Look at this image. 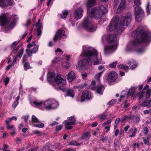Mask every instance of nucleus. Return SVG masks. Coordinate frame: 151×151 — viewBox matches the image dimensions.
I'll list each match as a JSON object with an SVG mask.
<instances>
[{
  "instance_id": "nucleus-1",
  "label": "nucleus",
  "mask_w": 151,
  "mask_h": 151,
  "mask_svg": "<svg viewBox=\"0 0 151 151\" xmlns=\"http://www.w3.org/2000/svg\"><path fill=\"white\" fill-rule=\"evenodd\" d=\"M132 36L137 37V39L130 41L127 45L125 49L127 52L135 50L137 52L140 53L145 50L143 47L140 48L142 42H145L150 40L151 34L145 30L142 26L138 27L136 30L132 33Z\"/></svg>"
},
{
  "instance_id": "nucleus-2",
  "label": "nucleus",
  "mask_w": 151,
  "mask_h": 151,
  "mask_svg": "<svg viewBox=\"0 0 151 151\" xmlns=\"http://www.w3.org/2000/svg\"><path fill=\"white\" fill-rule=\"evenodd\" d=\"M118 20L117 19L112 18L107 29L109 31H114L115 34H119L123 31L122 27H118ZM119 39L116 35H110L107 38L108 42L111 44L106 46L104 47V52L105 54H108L115 51L116 49Z\"/></svg>"
},
{
  "instance_id": "nucleus-3",
  "label": "nucleus",
  "mask_w": 151,
  "mask_h": 151,
  "mask_svg": "<svg viewBox=\"0 0 151 151\" xmlns=\"http://www.w3.org/2000/svg\"><path fill=\"white\" fill-rule=\"evenodd\" d=\"M107 12L106 9L102 5H99L97 8H93L91 10H88L87 16L83 22V25L86 31L92 32L96 29V25L93 24L90 22V17H93L96 19H100L103 14Z\"/></svg>"
},
{
  "instance_id": "nucleus-4",
  "label": "nucleus",
  "mask_w": 151,
  "mask_h": 151,
  "mask_svg": "<svg viewBox=\"0 0 151 151\" xmlns=\"http://www.w3.org/2000/svg\"><path fill=\"white\" fill-rule=\"evenodd\" d=\"M98 53L96 50L92 48L87 47L86 46L83 47V50L81 56L86 57L85 59L81 60L78 64V67L83 68L84 66L88 65L89 61L93 62L94 65L100 63L101 60L98 59Z\"/></svg>"
},
{
  "instance_id": "nucleus-5",
  "label": "nucleus",
  "mask_w": 151,
  "mask_h": 151,
  "mask_svg": "<svg viewBox=\"0 0 151 151\" xmlns=\"http://www.w3.org/2000/svg\"><path fill=\"white\" fill-rule=\"evenodd\" d=\"M33 104L36 107H40L43 105L47 110L54 109L57 107L58 105V103L55 100L52 99L46 101H36L33 102Z\"/></svg>"
},
{
  "instance_id": "nucleus-6",
  "label": "nucleus",
  "mask_w": 151,
  "mask_h": 151,
  "mask_svg": "<svg viewBox=\"0 0 151 151\" xmlns=\"http://www.w3.org/2000/svg\"><path fill=\"white\" fill-rule=\"evenodd\" d=\"M54 81L59 88L63 87L66 83L65 80L63 76L60 75H58L55 77Z\"/></svg>"
},
{
  "instance_id": "nucleus-7",
  "label": "nucleus",
  "mask_w": 151,
  "mask_h": 151,
  "mask_svg": "<svg viewBox=\"0 0 151 151\" xmlns=\"http://www.w3.org/2000/svg\"><path fill=\"white\" fill-rule=\"evenodd\" d=\"M76 120L74 116H71L69 118V120H65L63 123L65 126V128L67 129H70L72 128V125L75 124Z\"/></svg>"
},
{
  "instance_id": "nucleus-8",
  "label": "nucleus",
  "mask_w": 151,
  "mask_h": 151,
  "mask_svg": "<svg viewBox=\"0 0 151 151\" xmlns=\"http://www.w3.org/2000/svg\"><path fill=\"white\" fill-rule=\"evenodd\" d=\"M132 16L130 13L128 14L121 20L120 24L123 26H128L131 22Z\"/></svg>"
},
{
  "instance_id": "nucleus-9",
  "label": "nucleus",
  "mask_w": 151,
  "mask_h": 151,
  "mask_svg": "<svg viewBox=\"0 0 151 151\" xmlns=\"http://www.w3.org/2000/svg\"><path fill=\"white\" fill-rule=\"evenodd\" d=\"M135 18L137 21H138L139 18L144 16V11L140 6H136L135 8Z\"/></svg>"
},
{
  "instance_id": "nucleus-10",
  "label": "nucleus",
  "mask_w": 151,
  "mask_h": 151,
  "mask_svg": "<svg viewBox=\"0 0 151 151\" xmlns=\"http://www.w3.org/2000/svg\"><path fill=\"white\" fill-rule=\"evenodd\" d=\"M66 37L65 31L63 30H59L56 32L53 40L54 42H56L57 40H60L61 38H65Z\"/></svg>"
},
{
  "instance_id": "nucleus-11",
  "label": "nucleus",
  "mask_w": 151,
  "mask_h": 151,
  "mask_svg": "<svg viewBox=\"0 0 151 151\" xmlns=\"http://www.w3.org/2000/svg\"><path fill=\"white\" fill-rule=\"evenodd\" d=\"M83 8L80 7L76 9L74 12V16L75 19H79L82 17L83 14Z\"/></svg>"
},
{
  "instance_id": "nucleus-12",
  "label": "nucleus",
  "mask_w": 151,
  "mask_h": 151,
  "mask_svg": "<svg viewBox=\"0 0 151 151\" xmlns=\"http://www.w3.org/2000/svg\"><path fill=\"white\" fill-rule=\"evenodd\" d=\"M117 78V73L115 72L111 71L108 76L107 80L109 83H112L115 81Z\"/></svg>"
},
{
  "instance_id": "nucleus-13",
  "label": "nucleus",
  "mask_w": 151,
  "mask_h": 151,
  "mask_svg": "<svg viewBox=\"0 0 151 151\" xmlns=\"http://www.w3.org/2000/svg\"><path fill=\"white\" fill-rule=\"evenodd\" d=\"M126 4L125 0H121V3L117 8L116 13H119L123 11L125 8Z\"/></svg>"
},
{
  "instance_id": "nucleus-14",
  "label": "nucleus",
  "mask_w": 151,
  "mask_h": 151,
  "mask_svg": "<svg viewBox=\"0 0 151 151\" xmlns=\"http://www.w3.org/2000/svg\"><path fill=\"white\" fill-rule=\"evenodd\" d=\"M39 45H35L34 47L31 50L29 49H27L26 50V53L28 56H31L33 53H35L38 49Z\"/></svg>"
},
{
  "instance_id": "nucleus-15",
  "label": "nucleus",
  "mask_w": 151,
  "mask_h": 151,
  "mask_svg": "<svg viewBox=\"0 0 151 151\" xmlns=\"http://www.w3.org/2000/svg\"><path fill=\"white\" fill-rule=\"evenodd\" d=\"M91 96V93L87 91H84L81 96V101H83L86 99H90Z\"/></svg>"
},
{
  "instance_id": "nucleus-16",
  "label": "nucleus",
  "mask_w": 151,
  "mask_h": 151,
  "mask_svg": "<svg viewBox=\"0 0 151 151\" xmlns=\"http://www.w3.org/2000/svg\"><path fill=\"white\" fill-rule=\"evenodd\" d=\"M8 21L6 15L3 14L0 16V24L1 25H4L8 23Z\"/></svg>"
},
{
  "instance_id": "nucleus-17",
  "label": "nucleus",
  "mask_w": 151,
  "mask_h": 151,
  "mask_svg": "<svg viewBox=\"0 0 151 151\" xmlns=\"http://www.w3.org/2000/svg\"><path fill=\"white\" fill-rule=\"evenodd\" d=\"M67 79L69 82H71L76 78V76L73 71L69 72L67 75Z\"/></svg>"
},
{
  "instance_id": "nucleus-18",
  "label": "nucleus",
  "mask_w": 151,
  "mask_h": 151,
  "mask_svg": "<svg viewBox=\"0 0 151 151\" xmlns=\"http://www.w3.org/2000/svg\"><path fill=\"white\" fill-rule=\"evenodd\" d=\"M17 43H18L17 42H14L10 46L11 49H13L11 53H13L14 54H15L18 50L19 46H18L17 48H15L17 44Z\"/></svg>"
},
{
  "instance_id": "nucleus-19",
  "label": "nucleus",
  "mask_w": 151,
  "mask_h": 151,
  "mask_svg": "<svg viewBox=\"0 0 151 151\" xmlns=\"http://www.w3.org/2000/svg\"><path fill=\"white\" fill-rule=\"evenodd\" d=\"M12 3L10 0H7L5 1L4 0H0V6L4 7L5 6H11Z\"/></svg>"
},
{
  "instance_id": "nucleus-20",
  "label": "nucleus",
  "mask_w": 151,
  "mask_h": 151,
  "mask_svg": "<svg viewBox=\"0 0 151 151\" xmlns=\"http://www.w3.org/2000/svg\"><path fill=\"white\" fill-rule=\"evenodd\" d=\"M91 137V135L90 133L89 132H86L83 134L81 137V139L84 141H86L88 140Z\"/></svg>"
},
{
  "instance_id": "nucleus-21",
  "label": "nucleus",
  "mask_w": 151,
  "mask_h": 151,
  "mask_svg": "<svg viewBox=\"0 0 151 151\" xmlns=\"http://www.w3.org/2000/svg\"><path fill=\"white\" fill-rule=\"evenodd\" d=\"M135 61L133 60H131L128 61V64L132 69H134L137 66V64L135 63Z\"/></svg>"
},
{
  "instance_id": "nucleus-22",
  "label": "nucleus",
  "mask_w": 151,
  "mask_h": 151,
  "mask_svg": "<svg viewBox=\"0 0 151 151\" xmlns=\"http://www.w3.org/2000/svg\"><path fill=\"white\" fill-rule=\"evenodd\" d=\"M135 88L134 87H132L128 91V93L127 95V97H128L129 96H134V95L135 90Z\"/></svg>"
},
{
  "instance_id": "nucleus-23",
  "label": "nucleus",
  "mask_w": 151,
  "mask_h": 151,
  "mask_svg": "<svg viewBox=\"0 0 151 151\" xmlns=\"http://www.w3.org/2000/svg\"><path fill=\"white\" fill-rule=\"evenodd\" d=\"M24 52V49H20V51L19 52L18 55H17V56H14V60H13V64L14 65V64L16 61H17V59L18 58V56L19 57V58H21L22 54H23Z\"/></svg>"
},
{
  "instance_id": "nucleus-24",
  "label": "nucleus",
  "mask_w": 151,
  "mask_h": 151,
  "mask_svg": "<svg viewBox=\"0 0 151 151\" xmlns=\"http://www.w3.org/2000/svg\"><path fill=\"white\" fill-rule=\"evenodd\" d=\"M104 86L102 85H100L97 86L96 91L97 93L100 94H102V91L104 90Z\"/></svg>"
},
{
  "instance_id": "nucleus-25",
  "label": "nucleus",
  "mask_w": 151,
  "mask_h": 151,
  "mask_svg": "<svg viewBox=\"0 0 151 151\" xmlns=\"http://www.w3.org/2000/svg\"><path fill=\"white\" fill-rule=\"evenodd\" d=\"M142 105L144 106L148 107L151 106V100H148L145 101L142 104Z\"/></svg>"
},
{
  "instance_id": "nucleus-26",
  "label": "nucleus",
  "mask_w": 151,
  "mask_h": 151,
  "mask_svg": "<svg viewBox=\"0 0 151 151\" xmlns=\"http://www.w3.org/2000/svg\"><path fill=\"white\" fill-rule=\"evenodd\" d=\"M55 76V74L52 72H49L48 73L47 80L49 81H51L52 80V78Z\"/></svg>"
},
{
  "instance_id": "nucleus-27",
  "label": "nucleus",
  "mask_w": 151,
  "mask_h": 151,
  "mask_svg": "<svg viewBox=\"0 0 151 151\" xmlns=\"http://www.w3.org/2000/svg\"><path fill=\"white\" fill-rule=\"evenodd\" d=\"M96 0H88L87 6L91 7L93 6L95 4Z\"/></svg>"
},
{
  "instance_id": "nucleus-28",
  "label": "nucleus",
  "mask_w": 151,
  "mask_h": 151,
  "mask_svg": "<svg viewBox=\"0 0 151 151\" xmlns=\"http://www.w3.org/2000/svg\"><path fill=\"white\" fill-rule=\"evenodd\" d=\"M67 96H70L73 98L74 96L73 91L72 90H68L67 91Z\"/></svg>"
},
{
  "instance_id": "nucleus-29",
  "label": "nucleus",
  "mask_w": 151,
  "mask_h": 151,
  "mask_svg": "<svg viewBox=\"0 0 151 151\" xmlns=\"http://www.w3.org/2000/svg\"><path fill=\"white\" fill-rule=\"evenodd\" d=\"M42 25L40 24L37 27V36H39L41 34V29L42 28Z\"/></svg>"
},
{
  "instance_id": "nucleus-30",
  "label": "nucleus",
  "mask_w": 151,
  "mask_h": 151,
  "mask_svg": "<svg viewBox=\"0 0 151 151\" xmlns=\"http://www.w3.org/2000/svg\"><path fill=\"white\" fill-rule=\"evenodd\" d=\"M32 122L33 123H40V121L34 115L32 116Z\"/></svg>"
},
{
  "instance_id": "nucleus-31",
  "label": "nucleus",
  "mask_w": 151,
  "mask_h": 151,
  "mask_svg": "<svg viewBox=\"0 0 151 151\" xmlns=\"http://www.w3.org/2000/svg\"><path fill=\"white\" fill-rule=\"evenodd\" d=\"M103 71L97 74H96L95 76V78L99 82H100V77L101 74L103 73Z\"/></svg>"
},
{
  "instance_id": "nucleus-32",
  "label": "nucleus",
  "mask_w": 151,
  "mask_h": 151,
  "mask_svg": "<svg viewBox=\"0 0 151 151\" xmlns=\"http://www.w3.org/2000/svg\"><path fill=\"white\" fill-rule=\"evenodd\" d=\"M120 121V119L119 118H117L116 119L115 121V124L114 126V129H116Z\"/></svg>"
},
{
  "instance_id": "nucleus-33",
  "label": "nucleus",
  "mask_w": 151,
  "mask_h": 151,
  "mask_svg": "<svg viewBox=\"0 0 151 151\" xmlns=\"http://www.w3.org/2000/svg\"><path fill=\"white\" fill-rule=\"evenodd\" d=\"M68 14V12L67 10L63 11L62 14L61 15V18L62 19H64L65 18Z\"/></svg>"
},
{
  "instance_id": "nucleus-34",
  "label": "nucleus",
  "mask_w": 151,
  "mask_h": 151,
  "mask_svg": "<svg viewBox=\"0 0 151 151\" xmlns=\"http://www.w3.org/2000/svg\"><path fill=\"white\" fill-rule=\"evenodd\" d=\"M101 120H104L107 117V115H105V113H103L99 116Z\"/></svg>"
},
{
  "instance_id": "nucleus-35",
  "label": "nucleus",
  "mask_w": 151,
  "mask_h": 151,
  "mask_svg": "<svg viewBox=\"0 0 151 151\" xmlns=\"http://www.w3.org/2000/svg\"><path fill=\"white\" fill-rule=\"evenodd\" d=\"M118 68L119 69H123L125 70H127L129 69L128 66L124 65L123 64H121L119 65L118 66Z\"/></svg>"
},
{
  "instance_id": "nucleus-36",
  "label": "nucleus",
  "mask_w": 151,
  "mask_h": 151,
  "mask_svg": "<svg viewBox=\"0 0 151 151\" xmlns=\"http://www.w3.org/2000/svg\"><path fill=\"white\" fill-rule=\"evenodd\" d=\"M24 68L25 70H27L30 68L29 66V63L28 62H26L24 63Z\"/></svg>"
},
{
  "instance_id": "nucleus-37",
  "label": "nucleus",
  "mask_w": 151,
  "mask_h": 151,
  "mask_svg": "<svg viewBox=\"0 0 151 151\" xmlns=\"http://www.w3.org/2000/svg\"><path fill=\"white\" fill-rule=\"evenodd\" d=\"M128 119L127 116L126 115H124L121 118V119H120V121L121 122H123Z\"/></svg>"
},
{
  "instance_id": "nucleus-38",
  "label": "nucleus",
  "mask_w": 151,
  "mask_h": 151,
  "mask_svg": "<svg viewBox=\"0 0 151 151\" xmlns=\"http://www.w3.org/2000/svg\"><path fill=\"white\" fill-rule=\"evenodd\" d=\"M7 128L8 129H10L12 130H15V126L13 125H7Z\"/></svg>"
},
{
  "instance_id": "nucleus-39",
  "label": "nucleus",
  "mask_w": 151,
  "mask_h": 151,
  "mask_svg": "<svg viewBox=\"0 0 151 151\" xmlns=\"http://www.w3.org/2000/svg\"><path fill=\"white\" fill-rule=\"evenodd\" d=\"M116 101V100L115 99H113L107 103V104L109 105H112L115 104Z\"/></svg>"
},
{
  "instance_id": "nucleus-40",
  "label": "nucleus",
  "mask_w": 151,
  "mask_h": 151,
  "mask_svg": "<svg viewBox=\"0 0 151 151\" xmlns=\"http://www.w3.org/2000/svg\"><path fill=\"white\" fill-rule=\"evenodd\" d=\"M111 122V119H108L106 122H105L103 123L102 124V126L103 127L107 125L110 124Z\"/></svg>"
},
{
  "instance_id": "nucleus-41",
  "label": "nucleus",
  "mask_w": 151,
  "mask_h": 151,
  "mask_svg": "<svg viewBox=\"0 0 151 151\" xmlns=\"http://www.w3.org/2000/svg\"><path fill=\"white\" fill-rule=\"evenodd\" d=\"M33 125L35 127L42 128L44 127V124L43 123H41L39 124H34Z\"/></svg>"
},
{
  "instance_id": "nucleus-42",
  "label": "nucleus",
  "mask_w": 151,
  "mask_h": 151,
  "mask_svg": "<svg viewBox=\"0 0 151 151\" xmlns=\"http://www.w3.org/2000/svg\"><path fill=\"white\" fill-rule=\"evenodd\" d=\"M69 145H80L78 143L75 141H73L70 142Z\"/></svg>"
},
{
  "instance_id": "nucleus-43",
  "label": "nucleus",
  "mask_w": 151,
  "mask_h": 151,
  "mask_svg": "<svg viewBox=\"0 0 151 151\" xmlns=\"http://www.w3.org/2000/svg\"><path fill=\"white\" fill-rule=\"evenodd\" d=\"M151 94V89L148 90L146 92V97H149Z\"/></svg>"
},
{
  "instance_id": "nucleus-44",
  "label": "nucleus",
  "mask_w": 151,
  "mask_h": 151,
  "mask_svg": "<svg viewBox=\"0 0 151 151\" xmlns=\"http://www.w3.org/2000/svg\"><path fill=\"white\" fill-rule=\"evenodd\" d=\"M117 63V62L116 61L110 64L109 65V66L111 68H115L116 67V65Z\"/></svg>"
},
{
  "instance_id": "nucleus-45",
  "label": "nucleus",
  "mask_w": 151,
  "mask_h": 151,
  "mask_svg": "<svg viewBox=\"0 0 151 151\" xmlns=\"http://www.w3.org/2000/svg\"><path fill=\"white\" fill-rule=\"evenodd\" d=\"M9 81V78L8 77H6L5 79L4 80V82L5 83V86L7 85V84L8 83Z\"/></svg>"
},
{
  "instance_id": "nucleus-46",
  "label": "nucleus",
  "mask_w": 151,
  "mask_h": 151,
  "mask_svg": "<svg viewBox=\"0 0 151 151\" xmlns=\"http://www.w3.org/2000/svg\"><path fill=\"white\" fill-rule=\"evenodd\" d=\"M134 4L137 5H139L141 4L140 0H134Z\"/></svg>"
},
{
  "instance_id": "nucleus-47",
  "label": "nucleus",
  "mask_w": 151,
  "mask_h": 151,
  "mask_svg": "<svg viewBox=\"0 0 151 151\" xmlns=\"http://www.w3.org/2000/svg\"><path fill=\"white\" fill-rule=\"evenodd\" d=\"M28 58V57L26 55H24L23 58H22V62L23 63H25L26 62V61H27V59Z\"/></svg>"
},
{
  "instance_id": "nucleus-48",
  "label": "nucleus",
  "mask_w": 151,
  "mask_h": 151,
  "mask_svg": "<svg viewBox=\"0 0 151 151\" xmlns=\"http://www.w3.org/2000/svg\"><path fill=\"white\" fill-rule=\"evenodd\" d=\"M35 41H32V44H29V45H27V47L28 48H29L31 47H32L33 46H35V45H36L35 44Z\"/></svg>"
},
{
  "instance_id": "nucleus-49",
  "label": "nucleus",
  "mask_w": 151,
  "mask_h": 151,
  "mask_svg": "<svg viewBox=\"0 0 151 151\" xmlns=\"http://www.w3.org/2000/svg\"><path fill=\"white\" fill-rule=\"evenodd\" d=\"M142 139L143 140V141L144 142V143L147 145H149V142L148 140L145 139V138L144 137L142 138Z\"/></svg>"
},
{
  "instance_id": "nucleus-50",
  "label": "nucleus",
  "mask_w": 151,
  "mask_h": 151,
  "mask_svg": "<svg viewBox=\"0 0 151 151\" xmlns=\"http://www.w3.org/2000/svg\"><path fill=\"white\" fill-rule=\"evenodd\" d=\"M145 93V92L142 91L141 92L138 93V95L139 96V99H141L143 97V94Z\"/></svg>"
},
{
  "instance_id": "nucleus-51",
  "label": "nucleus",
  "mask_w": 151,
  "mask_h": 151,
  "mask_svg": "<svg viewBox=\"0 0 151 151\" xmlns=\"http://www.w3.org/2000/svg\"><path fill=\"white\" fill-rule=\"evenodd\" d=\"M62 128V126L61 125L57 126L56 127V129L57 131L61 130Z\"/></svg>"
},
{
  "instance_id": "nucleus-52",
  "label": "nucleus",
  "mask_w": 151,
  "mask_h": 151,
  "mask_svg": "<svg viewBox=\"0 0 151 151\" xmlns=\"http://www.w3.org/2000/svg\"><path fill=\"white\" fill-rule=\"evenodd\" d=\"M18 103V101H15L13 105H12V106L13 108H15L17 105V104Z\"/></svg>"
},
{
  "instance_id": "nucleus-53",
  "label": "nucleus",
  "mask_w": 151,
  "mask_h": 151,
  "mask_svg": "<svg viewBox=\"0 0 151 151\" xmlns=\"http://www.w3.org/2000/svg\"><path fill=\"white\" fill-rule=\"evenodd\" d=\"M130 106V104H129L127 103V101H124V107L125 108H127L128 107H129Z\"/></svg>"
},
{
  "instance_id": "nucleus-54",
  "label": "nucleus",
  "mask_w": 151,
  "mask_h": 151,
  "mask_svg": "<svg viewBox=\"0 0 151 151\" xmlns=\"http://www.w3.org/2000/svg\"><path fill=\"white\" fill-rule=\"evenodd\" d=\"M148 129L147 127H145L143 129V132L145 134H146L148 132Z\"/></svg>"
},
{
  "instance_id": "nucleus-55",
  "label": "nucleus",
  "mask_w": 151,
  "mask_h": 151,
  "mask_svg": "<svg viewBox=\"0 0 151 151\" xmlns=\"http://www.w3.org/2000/svg\"><path fill=\"white\" fill-rule=\"evenodd\" d=\"M31 20L28 19L27 20L26 23L24 24V25L26 27H27L29 26L30 24Z\"/></svg>"
},
{
  "instance_id": "nucleus-56",
  "label": "nucleus",
  "mask_w": 151,
  "mask_h": 151,
  "mask_svg": "<svg viewBox=\"0 0 151 151\" xmlns=\"http://www.w3.org/2000/svg\"><path fill=\"white\" fill-rule=\"evenodd\" d=\"M34 133L36 134H38L39 135H40L42 134L41 132L37 130L34 131Z\"/></svg>"
},
{
  "instance_id": "nucleus-57",
  "label": "nucleus",
  "mask_w": 151,
  "mask_h": 151,
  "mask_svg": "<svg viewBox=\"0 0 151 151\" xmlns=\"http://www.w3.org/2000/svg\"><path fill=\"white\" fill-rule=\"evenodd\" d=\"M82 77L83 78H84L87 76V75L86 73H84L81 74Z\"/></svg>"
},
{
  "instance_id": "nucleus-58",
  "label": "nucleus",
  "mask_w": 151,
  "mask_h": 151,
  "mask_svg": "<svg viewBox=\"0 0 151 151\" xmlns=\"http://www.w3.org/2000/svg\"><path fill=\"white\" fill-rule=\"evenodd\" d=\"M151 111V110H145L144 111V114L145 115L146 114H148L149 113H150Z\"/></svg>"
},
{
  "instance_id": "nucleus-59",
  "label": "nucleus",
  "mask_w": 151,
  "mask_h": 151,
  "mask_svg": "<svg viewBox=\"0 0 151 151\" xmlns=\"http://www.w3.org/2000/svg\"><path fill=\"white\" fill-rule=\"evenodd\" d=\"M29 116H24L23 117V118L24 119L25 122H27Z\"/></svg>"
},
{
  "instance_id": "nucleus-60",
  "label": "nucleus",
  "mask_w": 151,
  "mask_h": 151,
  "mask_svg": "<svg viewBox=\"0 0 151 151\" xmlns=\"http://www.w3.org/2000/svg\"><path fill=\"white\" fill-rule=\"evenodd\" d=\"M12 120V119L11 118H10L8 120H7L6 121V124L7 125H9V123Z\"/></svg>"
},
{
  "instance_id": "nucleus-61",
  "label": "nucleus",
  "mask_w": 151,
  "mask_h": 151,
  "mask_svg": "<svg viewBox=\"0 0 151 151\" xmlns=\"http://www.w3.org/2000/svg\"><path fill=\"white\" fill-rule=\"evenodd\" d=\"M58 59L57 58H56L55 59L52 60V62L53 63H57L58 61Z\"/></svg>"
},
{
  "instance_id": "nucleus-62",
  "label": "nucleus",
  "mask_w": 151,
  "mask_h": 151,
  "mask_svg": "<svg viewBox=\"0 0 151 151\" xmlns=\"http://www.w3.org/2000/svg\"><path fill=\"white\" fill-rule=\"evenodd\" d=\"M58 124V123L56 122H53L51 124L50 126L52 127Z\"/></svg>"
},
{
  "instance_id": "nucleus-63",
  "label": "nucleus",
  "mask_w": 151,
  "mask_h": 151,
  "mask_svg": "<svg viewBox=\"0 0 151 151\" xmlns=\"http://www.w3.org/2000/svg\"><path fill=\"white\" fill-rule=\"evenodd\" d=\"M98 125L97 123L96 122H95L91 124V126L92 127H95L96 126Z\"/></svg>"
},
{
  "instance_id": "nucleus-64",
  "label": "nucleus",
  "mask_w": 151,
  "mask_h": 151,
  "mask_svg": "<svg viewBox=\"0 0 151 151\" xmlns=\"http://www.w3.org/2000/svg\"><path fill=\"white\" fill-rule=\"evenodd\" d=\"M41 21V19H39L38 20V22L36 24L35 26L36 27H38L40 24L42 25L41 24H40V23Z\"/></svg>"
}]
</instances>
